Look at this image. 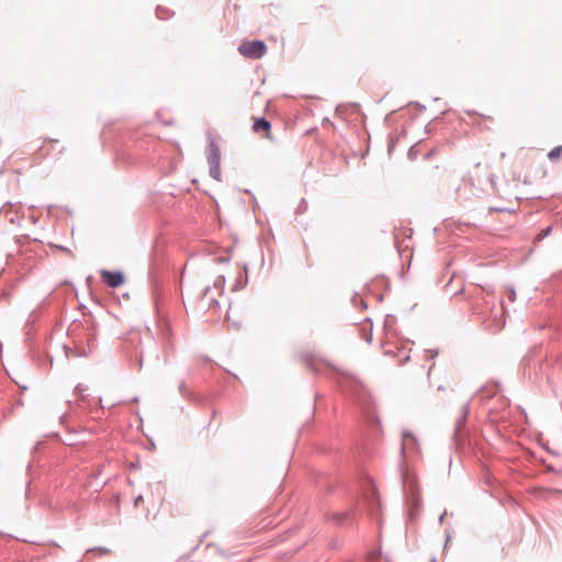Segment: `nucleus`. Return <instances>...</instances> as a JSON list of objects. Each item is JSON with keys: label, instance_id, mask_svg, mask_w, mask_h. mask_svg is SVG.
<instances>
[{"label": "nucleus", "instance_id": "obj_5", "mask_svg": "<svg viewBox=\"0 0 562 562\" xmlns=\"http://www.w3.org/2000/svg\"><path fill=\"white\" fill-rule=\"evenodd\" d=\"M561 156H562V146L561 145L555 146L548 154V158L552 161L560 159Z\"/></svg>", "mask_w": 562, "mask_h": 562}, {"label": "nucleus", "instance_id": "obj_4", "mask_svg": "<svg viewBox=\"0 0 562 562\" xmlns=\"http://www.w3.org/2000/svg\"><path fill=\"white\" fill-rule=\"evenodd\" d=\"M252 131L257 134H262V137L269 140H274L271 134V124L266 119H255Z\"/></svg>", "mask_w": 562, "mask_h": 562}, {"label": "nucleus", "instance_id": "obj_7", "mask_svg": "<svg viewBox=\"0 0 562 562\" xmlns=\"http://www.w3.org/2000/svg\"><path fill=\"white\" fill-rule=\"evenodd\" d=\"M210 173L214 179L220 180V176H221L220 165L211 166Z\"/></svg>", "mask_w": 562, "mask_h": 562}, {"label": "nucleus", "instance_id": "obj_3", "mask_svg": "<svg viewBox=\"0 0 562 562\" xmlns=\"http://www.w3.org/2000/svg\"><path fill=\"white\" fill-rule=\"evenodd\" d=\"M225 323L228 329L239 330L244 325L240 311L238 308L229 307L226 314Z\"/></svg>", "mask_w": 562, "mask_h": 562}, {"label": "nucleus", "instance_id": "obj_8", "mask_svg": "<svg viewBox=\"0 0 562 562\" xmlns=\"http://www.w3.org/2000/svg\"><path fill=\"white\" fill-rule=\"evenodd\" d=\"M550 231L551 228L550 227H547L546 229H543L538 236H537V239H542L544 238L546 236H548L550 234Z\"/></svg>", "mask_w": 562, "mask_h": 562}, {"label": "nucleus", "instance_id": "obj_6", "mask_svg": "<svg viewBox=\"0 0 562 562\" xmlns=\"http://www.w3.org/2000/svg\"><path fill=\"white\" fill-rule=\"evenodd\" d=\"M209 162L211 166L220 165V151L217 148H214L209 157Z\"/></svg>", "mask_w": 562, "mask_h": 562}, {"label": "nucleus", "instance_id": "obj_10", "mask_svg": "<svg viewBox=\"0 0 562 562\" xmlns=\"http://www.w3.org/2000/svg\"><path fill=\"white\" fill-rule=\"evenodd\" d=\"M508 299L510 301H515V292L514 291H510L509 294H508Z\"/></svg>", "mask_w": 562, "mask_h": 562}, {"label": "nucleus", "instance_id": "obj_2", "mask_svg": "<svg viewBox=\"0 0 562 562\" xmlns=\"http://www.w3.org/2000/svg\"><path fill=\"white\" fill-rule=\"evenodd\" d=\"M100 276L108 286L115 289L125 282V277L120 271L101 270Z\"/></svg>", "mask_w": 562, "mask_h": 562}, {"label": "nucleus", "instance_id": "obj_9", "mask_svg": "<svg viewBox=\"0 0 562 562\" xmlns=\"http://www.w3.org/2000/svg\"><path fill=\"white\" fill-rule=\"evenodd\" d=\"M224 277H218L217 280L215 281V286H223L224 285Z\"/></svg>", "mask_w": 562, "mask_h": 562}, {"label": "nucleus", "instance_id": "obj_11", "mask_svg": "<svg viewBox=\"0 0 562 562\" xmlns=\"http://www.w3.org/2000/svg\"><path fill=\"white\" fill-rule=\"evenodd\" d=\"M140 501H142V496H138V497L136 498V501H135V504L137 505V504H138V502H140Z\"/></svg>", "mask_w": 562, "mask_h": 562}, {"label": "nucleus", "instance_id": "obj_1", "mask_svg": "<svg viewBox=\"0 0 562 562\" xmlns=\"http://www.w3.org/2000/svg\"><path fill=\"white\" fill-rule=\"evenodd\" d=\"M238 52L246 58L258 59L267 53V46L262 41H244Z\"/></svg>", "mask_w": 562, "mask_h": 562}]
</instances>
